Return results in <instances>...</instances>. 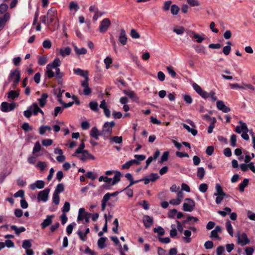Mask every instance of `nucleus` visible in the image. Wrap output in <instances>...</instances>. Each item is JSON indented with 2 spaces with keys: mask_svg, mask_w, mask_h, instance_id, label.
Segmentation results:
<instances>
[{
  "mask_svg": "<svg viewBox=\"0 0 255 255\" xmlns=\"http://www.w3.org/2000/svg\"><path fill=\"white\" fill-rule=\"evenodd\" d=\"M40 20L41 22L46 24L48 28H50L51 24L53 23L55 27H57L58 19L57 17V11L56 8L52 7L49 9L47 11L46 15L40 17Z\"/></svg>",
  "mask_w": 255,
  "mask_h": 255,
  "instance_id": "f257e3e1",
  "label": "nucleus"
},
{
  "mask_svg": "<svg viewBox=\"0 0 255 255\" xmlns=\"http://www.w3.org/2000/svg\"><path fill=\"white\" fill-rule=\"evenodd\" d=\"M61 62L58 58H55L53 61L48 64L46 66V74L49 78L54 77V73L52 69L56 70V77L58 78H61L63 76V73L60 72L59 67L60 66Z\"/></svg>",
  "mask_w": 255,
  "mask_h": 255,
  "instance_id": "f03ea898",
  "label": "nucleus"
},
{
  "mask_svg": "<svg viewBox=\"0 0 255 255\" xmlns=\"http://www.w3.org/2000/svg\"><path fill=\"white\" fill-rule=\"evenodd\" d=\"M184 198V193L182 190L178 191L177 193L176 197L171 199L169 202L164 201L161 203V206L164 209L167 208L169 206V203L173 206L179 205Z\"/></svg>",
  "mask_w": 255,
  "mask_h": 255,
  "instance_id": "7ed1b4c3",
  "label": "nucleus"
},
{
  "mask_svg": "<svg viewBox=\"0 0 255 255\" xmlns=\"http://www.w3.org/2000/svg\"><path fill=\"white\" fill-rule=\"evenodd\" d=\"M38 112L44 115L43 112L39 108L37 104L34 103L29 106L27 110L24 111L23 114L25 117L29 118L32 114L36 115Z\"/></svg>",
  "mask_w": 255,
  "mask_h": 255,
  "instance_id": "20e7f679",
  "label": "nucleus"
},
{
  "mask_svg": "<svg viewBox=\"0 0 255 255\" xmlns=\"http://www.w3.org/2000/svg\"><path fill=\"white\" fill-rule=\"evenodd\" d=\"M240 125L237 126L236 128V131L239 133H242V137L245 140L249 139V136L247 134L248 129L247 125L240 121Z\"/></svg>",
  "mask_w": 255,
  "mask_h": 255,
  "instance_id": "39448f33",
  "label": "nucleus"
},
{
  "mask_svg": "<svg viewBox=\"0 0 255 255\" xmlns=\"http://www.w3.org/2000/svg\"><path fill=\"white\" fill-rule=\"evenodd\" d=\"M195 207V201L191 198H186L183 204L182 210L185 212H191Z\"/></svg>",
  "mask_w": 255,
  "mask_h": 255,
  "instance_id": "423d86ee",
  "label": "nucleus"
},
{
  "mask_svg": "<svg viewBox=\"0 0 255 255\" xmlns=\"http://www.w3.org/2000/svg\"><path fill=\"white\" fill-rule=\"evenodd\" d=\"M115 126L114 122H106L103 126L102 130L101 131V134L105 136H109L111 135L112 132V128Z\"/></svg>",
  "mask_w": 255,
  "mask_h": 255,
  "instance_id": "0eeeda50",
  "label": "nucleus"
},
{
  "mask_svg": "<svg viewBox=\"0 0 255 255\" xmlns=\"http://www.w3.org/2000/svg\"><path fill=\"white\" fill-rule=\"evenodd\" d=\"M121 173L119 171H116L113 178H110L107 176L105 177L104 182L108 186H113L119 182L121 180Z\"/></svg>",
  "mask_w": 255,
  "mask_h": 255,
  "instance_id": "6e6552de",
  "label": "nucleus"
},
{
  "mask_svg": "<svg viewBox=\"0 0 255 255\" xmlns=\"http://www.w3.org/2000/svg\"><path fill=\"white\" fill-rule=\"evenodd\" d=\"M20 78V72L16 69L11 71L9 76V80L13 82V88H15L16 85L18 83Z\"/></svg>",
  "mask_w": 255,
  "mask_h": 255,
  "instance_id": "1a4fd4ad",
  "label": "nucleus"
},
{
  "mask_svg": "<svg viewBox=\"0 0 255 255\" xmlns=\"http://www.w3.org/2000/svg\"><path fill=\"white\" fill-rule=\"evenodd\" d=\"M90 215H91V214L87 213L84 208H81L78 211L77 221L79 222L85 220L84 224L88 223Z\"/></svg>",
  "mask_w": 255,
  "mask_h": 255,
  "instance_id": "9d476101",
  "label": "nucleus"
},
{
  "mask_svg": "<svg viewBox=\"0 0 255 255\" xmlns=\"http://www.w3.org/2000/svg\"><path fill=\"white\" fill-rule=\"evenodd\" d=\"M75 156L83 162H85L89 159L93 160L95 159V157L88 151H83L82 152L77 153V155Z\"/></svg>",
  "mask_w": 255,
  "mask_h": 255,
  "instance_id": "9b49d317",
  "label": "nucleus"
},
{
  "mask_svg": "<svg viewBox=\"0 0 255 255\" xmlns=\"http://www.w3.org/2000/svg\"><path fill=\"white\" fill-rule=\"evenodd\" d=\"M187 34L190 37L195 39L198 43L202 42L206 38V36L204 34L200 35L192 30H188Z\"/></svg>",
  "mask_w": 255,
  "mask_h": 255,
  "instance_id": "f8f14e48",
  "label": "nucleus"
},
{
  "mask_svg": "<svg viewBox=\"0 0 255 255\" xmlns=\"http://www.w3.org/2000/svg\"><path fill=\"white\" fill-rule=\"evenodd\" d=\"M111 24V21L109 18H104L100 22L99 29L101 33L106 32Z\"/></svg>",
  "mask_w": 255,
  "mask_h": 255,
  "instance_id": "ddd939ff",
  "label": "nucleus"
},
{
  "mask_svg": "<svg viewBox=\"0 0 255 255\" xmlns=\"http://www.w3.org/2000/svg\"><path fill=\"white\" fill-rule=\"evenodd\" d=\"M16 106V105L15 103H8L3 102L1 104L0 109L2 112L6 113L13 110Z\"/></svg>",
  "mask_w": 255,
  "mask_h": 255,
  "instance_id": "4468645a",
  "label": "nucleus"
},
{
  "mask_svg": "<svg viewBox=\"0 0 255 255\" xmlns=\"http://www.w3.org/2000/svg\"><path fill=\"white\" fill-rule=\"evenodd\" d=\"M50 192V189L46 188L44 190L39 192L37 195V200L39 202L42 201L45 202L48 200V195Z\"/></svg>",
  "mask_w": 255,
  "mask_h": 255,
  "instance_id": "2eb2a0df",
  "label": "nucleus"
},
{
  "mask_svg": "<svg viewBox=\"0 0 255 255\" xmlns=\"http://www.w3.org/2000/svg\"><path fill=\"white\" fill-rule=\"evenodd\" d=\"M194 90L202 98L207 99L209 98V95L205 91L203 90L202 88L197 84L194 83L192 85Z\"/></svg>",
  "mask_w": 255,
  "mask_h": 255,
  "instance_id": "dca6fc26",
  "label": "nucleus"
},
{
  "mask_svg": "<svg viewBox=\"0 0 255 255\" xmlns=\"http://www.w3.org/2000/svg\"><path fill=\"white\" fill-rule=\"evenodd\" d=\"M238 237V243L241 246H245L249 243L250 240L248 239L247 235L242 233L241 234L238 233L237 234Z\"/></svg>",
  "mask_w": 255,
  "mask_h": 255,
  "instance_id": "f3484780",
  "label": "nucleus"
},
{
  "mask_svg": "<svg viewBox=\"0 0 255 255\" xmlns=\"http://www.w3.org/2000/svg\"><path fill=\"white\" fill-rule=\"evenodd\" d=\"M216 106L218 110L222 111L224 113H227L230 111V109L225 105L223 101H217Z\"/></svg>",
  "mask_w": 255,
  "mask_h": 255,
  "instance_id": "a211bd4d",
  "label": "nucleus"
},
{
  "mask_svg": "<svg viewBox=\"0 0 255 255\" xmlns=\"http://www.w3.org/2000/svg\"><path fill=\"white\" fill-rule=\"evenodd\" d=\"M45 183L42 180H37L35 182L30 185V188L32 190H35L36 188L41 189L44 188Z\"/></svg>",
  "mask_w": 255,
  "mask_h": 255,
  "instance_id": "6ab92c4d",
  "label": "nucleus"
},
{
  "mask_svg": "<svg viewBox=\"0 0 255 255\" xmlns=\"http://www.w3.org/2000/svg\"><path fill=\"white\" fill-rule=\"evenodd\" d=\"M73 72L75 74L83 77L85 78V80H89L88 71H84L81 69L78 68H74L73 69Z\"/></svg>",
  "mask_w": 255,
  "mask_h": 255,
  "instance_id": "aec40b11",
  "label": "nucleus"
},
{
  "mask_svg": "<svg viewBox=\"0 0 255 255\" xmlns=\"http://www.w3.org/2000/svg\"><path fill=\"white\" fill-rule=\"evenodd\" d=\"M72 46L76 54L78 56L84 55L87 53V50L84 47H78L76 44H73Z\"/></svg>",
  "mask_w": 255,
  "mask_h": 255,
  "instance_id": "412c9836",
  "label": "nucleus"
},
{
  "mask_svg": "<svg viewBox=\"0 0 255 255\" xmlns=\"http://www.w3.org/2000/svg\"><path fill=\"white\" fill-rule=\"evenodd\" d=\"M142 221L143 224L146 228H149L153 223L152 218L148 215H144L143 217Z\"/></svg>",
  "mask_w": 255,
  "mask_h": 255,
  "instance_id": "4be33fe9",
  "label": "nucleus"
},
{
  "mask_svg": "<svg viewBox=\"0 0 255 255\" xmlns=\"http://www.w3.org/2000/svg\"><path fill=\"white\" fill-rule=\"evenodd\" d=\"M240 168L243 171H246L250 168L253 172H255V167L254 166V162H251L248 164H241L240 165Z\"/></svg>",
  "mask_w": 255,
  "mask_h": 255,
  "instance_id": "5701e85b",
  "label": "nucleus"
},
{
  "mask_svg": "<svg viewBox=\"0 0 255 255\" xmlns=\"http://www.w3.org/2000/svg\"><path fill=\"white\" fill-rule=\"evenodd\" d=\"M119 40L123 45L126 44L127 42V37L126 36V33L124 29L121 30L120 34L119 36Z\"/></svg>",
  "mask_w": 255,
  "mask_h": 255,
  "instance_id": "b1692460",
  "label": "nucleus"
},
{
  "mask_svg": "<svg viewBox=\"0 0 255 255\" xmlns=\"http://www.w3.org/2000/svg\"><path fill=\"white\" fill-rule=\"evenodd\" d=\"M10 18V14L8 13H6L3 17H0V31H1L4 27L6 22Z\"/></svg>",
  "mask_w": 255,
  "mask_h": 255,
  "instance_id": "393cba45",
  "label": "nucleus"
},
{
  "mask_svg": "<svg viewBox=\"0 0 255 255\" xmlns=\"http://www.w3.org/2000/svg\"><path fill=\"white\" fill-rule=\"evenodd\" d=\"M81 85L84 88L83 93L84 95H89L91 92V90L89 87L88 80H85L82 82Z\"/></svg>",
  "mask_w": 255,
  "mask_h": 255,
  "instance_id": "a878e982",
  "label": "nucleus"
},
{
  "mask_svg": "<svg viewBox=\"0 0 255 255\" xmlns=\"http://www.w3.org/2000/svg\"><path fill=\"white\" fill-rule=\"evenodd\" d=\"M71 49L69 47H63L59 50V53L62 57H65L70 54Z\"/></svg>",
  "mask_w": 255,
  "mask_h": 255,
  "instance_id": "bb28decb",
  "label": "nucleus"
},
{
  "mask_svg": "<svg viewBox=\"0 0 255 255\" xmlns=\"http://www.w3.org/2000/svg\"><path fill=\"white\" fill-rule=\"evenodd\" d=\"M123 92L126 95L128 96L133 101L135 102H137L138 101V98L133 91L131 90H124Z\"/></svg>",
  "mask_w": 255,
  "mask_h": 255,
  "instance_id": "cd10ccee",
  "label": "nucleus"
},
{
  "mask_svg": "<svg viewBox=\"0 0 255 255\" xmlns=\"http://www.w3.org/2000/svg\"><path fill=\"white\" fill-rule=\"evenodd\" d=\"M69 8L71 12H74L73 14H75V13L79 9V6L77 2L74 1H72L69 3Z\"/></svg>",
  "mask_w": 255,
  "mask_h": 255,
  "instance_id": "c85d7f7f",
  "label": "nucleus"
},
{
  "mask_svg": "<svg viewBox=\"0 0 255 255\" xmlns=\"http://www.w3.org/2000/svg\"><path fill=\"white\" fill-rule=\"evenodd\" d=\"M184 237L183 240L186 243H189L191 242V232L189 230H186L184 231Z\"/></svg>",
  "mask_w": 255,
  "mask_h": 255,
  "instance_id": "c756f323",
  "label": "nucleus"
},
{
  "mask_svg": "<svg viewBox=\"0 0 255 255\" xmlns=\"http://www.w3.org/2000/svg\"><path fill=\"white\" fill-rule=\"evenodd\" d=\"M48 96L47 94L46 93H43L41 95V97L38 99V101L39 102L40 106L41 107H43L45 105L46 102H47V99L48 98Z\"/></svg>",
  "mask_w": 255,
  "mask_h": 255,
  "instance_id": "7c9ffc66",
  "label": "nucleus"
},
{
  "mask_svg": "<svg viewBox=\"0 0 255 255\" xmlns=\"http://www.w3.org/2000/svg\"><path fill=\"white\" fill-rule=\"evenodd\" d=\"M41 146L39 141H36L34 146L33 148L32 153L35 155V156H39L41 154L38 153V152L41 150Z\"/></svg>",
  "mask_w": 255,
  "mask_h": 255,
  "instance_id": "2f4dec72",
  "label": "nucleus"
},
{
  "mask_svg": "<svg viewBox=\"0 0 255 255\" xmlns=\"http://www.w3.org/2000/svg\"><path fill=\"white\" fill-rule=\"evenodd\" d=\"M53 216H47L46 218L43 221V222L41 223V225L43 229L45 228L49 225H50L52 223V218Z\"/></svg>",
  "mask_w": 255,
  "mask_h": 255,
  "instance_id": "473e14b6",
  "label": "nucleus"
},
{
  "mask_svg": "<svg viewBox=\"0 0 255 255\" xmlns=\"http://www.w3.org/2000/svg\"><path fill=\"white\" fill-rule=\"evenodd\" d=\"M217 193L214 194L215 196H225V193L223 191V188L219 184H217L215 187Z\"/></svg>",
  "mask_w": 255,
  "mask_h": 255,
  "instance_id": "72a5a7b5",
  "label": "nucleus"
},
{
  "mask_svg": "<svg viewBox=\"0 0 255 255\" xmlns=\"http://www.w3.org/2000/svg\"><path fill=\"white\" fill-rule=\"evenodd\" d=\"M173 31L177 35H182L185 31V28L181 26H175L173 28Z\"/></svg>",
  "mask_w": 255,
  "mask_h": 255,
  "instance_id": "f704fd0d",
  "label": "nucleus"
},
{
  "mask_svg": "<svg viewBox=\"0 0 255 255\" xmlns=\"http://www.w3.org/2000/svg\"><path fill=\"white\" fill-rule=\"evenodd\" d=\"M134 163L138 164L139 163L136 160L132 159L124 164L122 167L124 169H128Z\"/></svg>",
  "mask_w": 255,
  "mask_h": 255,
  "instance_id": "c9c22d12",
  "label": "nucleus"
},
{
  "mask_svg": "<svg viewBox=\"0 0 255 255\" xmlns=\"http://www.w3.org/2000/svg\"><path fill=\"white\" fill-rule=\"evenodd\" d=\"M230 86L232 89H237V88H240V89H246L247 88L251 89L252 90H254V88L251 85H246V87H243L242 86H240L238 84H230Z\"/></svg>",
  "mask_w": 255,
  "mask_h": 255,
  "instance_id": "e433bc0d",
  "label": "nucleus"
},
{
  "mask_svg": "<svg viewBox=\"0 0 255 255\" xmlns=\"http://www.w3.org/2000/svg\"><path fill=\"white\" fill-rule=\"evenodd\" d=\"M107 238L102 237L100 238L98 241V245L100 249H102L106 247L105 242L106 241Z\"/></svg>",
  "mask_w": 255,
  "mask_h": 255,
  "instance_id": "4c0bfd02",
  "label": "nucleus"
},
{
  "mask_svg": "<svg viewBox=\"0 0 255 255\" xmlns=\"http://www.w3.org/2000/svg\"><path fill=\"white\" fill-rule=\"evenodd\" d=\"M11 229H12L16 235H19L20 233L23 232L25 231V228L21 227L18 228L15 225H12L11 226Z\"/></svg>",
  "mask_w": 255,
  "mask_h": 255,
  "instance_id": "58836bf2",
  "label": "nucleus"
},
{
  "mask_svg": "<svg viewBox=\"0 0 255 255\" xmlns=\"http://www.w3.org/2000/svg\"><path fill=\"white\" fill-rule=\"evenodd\" d=\"M99 135L98 129L96 127L93 128L90 131V135L96 139H98Z\"/></svg>",
  "mask_w": 255,
  "mask_h": 255,
  "instance_id": "ea45409f",
  "label": "nucleus"
},
{
  "mask_svg": "<svg viewBox=\"0 0 255 255\" xmlns=\"http://www.w3.org/2000/svg\"><path fill=\"white\" fill-rule=\"evenodd\" d=\"M19 92L16 91L11 90L7 93V97L8 98L14 99L19 96Z\"/></svg>",
  "mask_w": 255,
  "mask_h": 255,
  "instance_id": "a19ab883",
  "label": "nucleus"
},
{
  "mask_svg": "<svg viewBox=\"0 0 255 255\" xmlns=\"http://www.w3.org/2000/svg\"><path fill=\"white\" fill-rule=\"evenodd\" d=\"M205 170L203 167H199L197 169V175L200 179H202L205 175Z\"/></svg>",
  "mask_w": 255,
  "mask_h": 255,
  "instance_id": "79ce46f5",
  "label": "nucleus"
},
{
  "mask_svg": "<svg viewBox=\"0 0 255 255\" xmlns=\"http://www.w3.org/2000/svg\"><path fill=\"white\" fill-rule=\"evenodd\" d=\"M244 153L245 154V162L246 163H249L255 157L253 153H250L248 152H245Z\"/></svg>",
  "mask_w": 255,
  "mask_h": 255,
  "instance_id": "37998d69",
  "label": "nucleus"
},
{
  "mask_svg": "<svg viewBox=\"0 0 255 255\" xmlns=\"http://www.w3.org/2000/svg\"><path fill=\"white\" fill-rule=\"evenodd\" d=\"M51 128L48 126H41L39 128V133L41 135L44 134L46 131H51Z\"/></svg>",
  "mask_w": 255,
  "mask_h": 255,
  "instance_id": "c03bdc74",
  "label": "nucleus"
},
{
  "mask_svg": "<svg viewBox=\"0 0 255 255\" xmlns=\"http://www.w3.org/2000/svg\"><path fill=\"white\" fill-rule=\"evenodd\" d=\"M183 127L189 132H190L193 135L195 136L197 133V131L195 129L191 128L190 127L186 124H182Z\"/></svg>",
  "mask_w": 255,
  "mask_h": 255,
  "instance_id": "a18cd8bd",
  "label": "nucleus"
},
{
  "mask_svg": "<svg viewBox=\"0 0 255 255\" xmlns=\"http://www.w3.org/2000/svg\"><path fill=\"white\" fill-rule=\"evenodd\" d=\"M31 247L32 244L29 240H25L23 241L22 247L25 250L30 249Z\"/></svg>",
  "mask_w": 255,
  "mask_h": 255,
  "instance_id": "49530a36",
  "label": "nucleus"
},
{
  "mask_svg": "<svg viewBox=\"0 0 255 255\" xmlns=\"http://www.w3.org/2000/svg\"><path fill=\"white\" fill-rule=\"evenodd\" d=\"M226 229H227V230L228 233L230 234V235H231L232 237H233V234H234L233 229V227H232L230 221H228L226 222Z\"/></svg>",
  "mask_w": 255,
  "mask_h": 255,
  "instance_id": "de8ad7c7",
  "label": "nucleus"
},
{
  "mask_svg": "<svg viewBox=\"0 0 255 255\" xmlns=\"http://www.w3.org/2000/svg\"><path fill=\"white\" fill-rule=\"evenodd\" d=\"M228 45L224 46L223 48V52L226 55H228L230 54L231 50V43L230 41L227 42Z\"/></svg>",
  "mask_w": 255,
  "mask_h": 255,
  "instance_id": "09e8293b",
  "label": "nucleus"
},
{
  "mask_svg": "<svg viewBox=\"0 0 255 255\" xmlns=\"http://www.w3.org/2000/svg\"><path fill=\"white\" fill-rule=\"evenodd\" d=\"M248 182L249 180L246 178L239 184V190L240 191L243 192L244 191V189L247 186Z\"/></svg>",
  "mask_w": 255,
  "mask_h": 255,
  "instance_id": "8fccbe9b",
  "label": "nucleus"
},
{
  "mask_svg": "<svg viewBox=\"0 0 255 255\" xmlns=\"http://www.w3.org/2000/svg\"><path fill=\"white\" fill-rule=\"evenodd\" d=\"M89 107L94 111H98V103L97 102L92 101L90 102Z\"/></svg>",
  "mask_w": 255,
  "mask_h": 255,
  "instance_id": "3c124183",
  "label": "nucleus"
},
{
  "mask_svg": "<svg viewBox=\"0 0 255 255\" xmlns=\"http://www.w3.org/2000/svg\"><path fill=\"white\" fill-rule=\"evenodd\" d=\"M35 167L39 168L41 171H43L47 167V164L45 162L39 161L36 164Z\"/></svg>",
  "mask_w": 255,
  "mask_h": 255,
  "instance_id": "603ef678",
  "label": "nucleus"
},
{
  "mask_svg": "<svg viewBox=\"0 0 255 255\" xmlns=\"http://www.w3.org/2000/svg\"><path fill=\"white\" fill-rule=\"evenodd\" d=\"M187 2L191 6H198L201 4L198 0H187Z\"/></svg>",
  "mask_w": 255,
  "mask_h": 255,
  "instance_id": "864d4df0",
  "label": "nucleus"
},
{
  "mask_svg": "<svg viewBox=\"0 0 255 255\" xmlns=\"http://www.w3.org/2000/svg\"><path fill=\"white\" fill-rule=\"evenodd\" d=\"M64 186L62 183L59 184L57 185L56 189L54 193L58 194L64 191Z\"/></svg>",
  "mask_w": 255,
  "mask_h": 255,
  "instance_id": "5fc2aeb1",
  "label": "nucleus"
},
{
  "mask_svg": "<svg viewBox=\"0 0 255 255\" xmlns=\"http://www.w3.org/2000/svg\"><path fill=\"white\" fill-rule=\"evenodd\" d=\"M84 147H85V144L83 141H82L79 147L76 149V150L73 155H77V153L82 152H83V151H87V150L84 149Z\"/></svg>",
  "mask_w": 255,
  "mask_h": 255,
  "instance_id": "6e6d98bb",
  "label": "nucleus"
},
{
  "mask_svg": "<svg viewBox=\"0 0 255 255\" xmlns=\"http://www.w3.org/2000/svg\"><path fill=\"white\" fill-rule=\"evenodd\" d=\"M70 209V204L69 202H66L62 209L63 213L65 214L68 212Z\"/></svg>",
  "mask_w": 255,
  "mask_h": 255,
  "instance_id": "4d7b16f0",
  "label": "nucleus"
},
{
  "mask_svg": "<svg viewBox=\"0 0 255 255\" xmlns=\"http://www.w3.org/2000/svg\"><path fill=\"white\" fill-rule=\"evenodd\" d=\"M179 7L176 4H173L171 7V12L173 15H177L178 13Z\"/></svg>",
  "mask_w": 255,
  "mask_h": 255,
  "instance_id": "13d9d810",
  "label": "nucleus"
},
{
  "mask_svg": "<svg viewBox=\"0 0 255 255\" xmlns=\"http://www.w3.org/2000/svg\"><path fill=\"white\" fill-rule=\"evenodd\" d=\"M231 212V209L230 208L226 207L224 209V211H218V213L221 216L225 217L228 214H229Z\"/></svg>",
  "mask_w": 255,
  "mask_h": 255,
  "instance_id": "bf43d9fd",
  "label": "nucleus"
},
{
  "mask_svg": "<svg viewBox=\"0 0 255 255\" xmlns=\"http://www.w3.org/2000/svg\"><path fill=\"white\" fill-rule=\"evenodd\" d=\"M166 69L167 70L168 73L171 76V77L174 78L176 76V72L172 66H167L166 67Z\"/></svg>",
  "mask_w": 255,
  "mask_h": 255,
  "instance_id": "052dcab7",
  "label": "nucleus"
},
{
  "mask_svg": "<svg viewBox=\"0 0 255 255\" xmlns=\"http://www.w3.org/2000/svg\"><path fill=\"white\" fill-rule=\"evenodd\" d=\"M111 141L116 143H121L123 141V138L122 136H115L111 138Z\"/></svg>",
  "mask_w": 255,
  "mask_h": 255,
  "instance_id": "680f3d73",
  "label": "nucleus"
},
{
  "mask_svg": "<svg viewBox=\"0 0 255 255\" xmlns=\"http://www.w3.org/2000/svg\"><path fill=\"white\" fill-rule=\"evenodd\" d=\"M177 213V210L175 209L170 210L168 212V217L170 219H173L175 217Z\"/></svg>",
  "mask_w": 255,
  "mask_h": 255,
  "instance_id": "e2e57ef3",
  "label": "nucleus"
},
{
  "mask_svg": "<svg viewBox=\"0 0 255 255\" xmlns=\"http://www.w3.org/2000/svg\"><path fill=\"white\" fill-rule=\"evenodd\" d=\"M53 202L56 204L58 205L59 204L60 198L58 194L54 193L52 196Z\"/></svg>",
  "mask_w": 255,
  "mask_h": 255,
  "instance_id": "0e129e2a",
  "label": "nucleus"
},
{
  "mask_svg": "<svg viewBox=\"0 0 255 255\" xmlns=\"http://www.w3.org/2000/svg\"><path fill=\"white\" fill-rule=\"evenodd\" d=\"M130 36L132 38L137 39L140 37L139 34L134 29H132L130 31Z\"/></svg>",
  "mask_w": 255,
  "mask_h": 255,
  "instance_id": "69168bd1",
  "label": "nucleus"
},
{
  "mask_svg": "<svg viewBox=\"0 0 255 255\" xmlns=\"http://www.w3.org/2000/svg\"><path fill=\"white\" fill-rule=\"evenodd\" d=\"M47 62V57L44 56H40L38 59V64L40 65H43Z\"/></svg>",
  "mask_w": 255,
  "mask_h": 255,
  "instance_id": "338daca9",
  "label": "nucleus"
},
{
  "mask_svg": "<svg viewBox=\"0 0 255 255\" xmlns=\"http://www.w3.org/2000/svg\"><path fill=\"white\" fill-rule=\"evenodd\" d=\"M104 61L106 64V69H109L110 67V64H112V63L113 62L112 58L108 56L104 59Z\"/></svg>",
  "mask_w": 255,
  "mask_h": 255,
  "instance_id": "774afa93",
  "label": "nucleus"
}]
</instances>
